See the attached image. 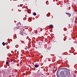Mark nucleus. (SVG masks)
Returning a JSON list of instances; mask_svg holds the SVG:
<instances>
[{
    "instance_id": "0eeeda50",
    "label": "nucleus",
    "mask_w": 77,
    "mask_h": 77,
    "mask_svg": "<svg viewBox=\"0 0 77 77\" xmlns=\"http://www.w3.org/2000/svg\"><path fill=\"white\" fill-rule=\"evenodd\" d=\"M12 61H13V59H11V62H12Z\"/></svg>"
},
{
    "instance_id": "20e7f679",
    "label": "nucleus",
    "mask_w": 77,
    "mask_h": 77,
    "mask_svg": "<svg viewBox=\"0 0 77 77\" xmlns=\"http://www.w3.org/2000/svg\"><path fill=\"white\" fill-rule=\"evenodd\" d=\"M50 27H53V26L52 25H51L49 26Z\"/></svg>"
},
{
    "instance_id": "423d86ee",
    "label": "nucleus",
    "mask_w": 77,
    "mask_h": 77,
    "mask_svg": "<svg viewBox=\"0 0 77 77\" xmlns=\"http://www.w3.org/2000/svg\"><path fill=\"white\" fill-rule=\"evenodd\" d=\"M2 45H3L4 46H5V42H3L2 43Z\"/></svg>"
},
{
    "instance_id": "f03ea898",
    "label": "nucleus",
    "mask_w": 77,
    "mask_h": 77,
    "mask_svg": "<svg viewBox=\"0 0 77 77\" xmlns=\"http://www.w3.org/2000/svg\"><path fill=\"white\" fill-rule=\"evenodd\" d=\"M66 14H67V15H68L69 17H71V15L69 13H66Z\"/></svg>"
},
{
    "instance_id": "6e6552de",
    "label": "nucleus",
    "mask_w": 77,
    "mask_h": 77,
    "mask_svg": "<svg viewBox=\"0 0 77 77\" xmlns=\"http://www.w3.org/2000/svg\"><path fill=\"white\" fill-rule=\"evenodd\" d=\"M8 61H7L6 62V64L8 65Z\"/></svg>"
},
{
    "instance_id": "f257e3e1",
    "label": "nucleus",
    "mask_w": 77,
    "mask_h": 77,
    "mask_svg": "<svg viewBox=\"0 0 77 77\" xmlns=\"http://www.w3.org/2000/svg\"><path fill=\"white\" fill-rule=\"evenodd\" d=\"M70 75V74L68 73L66 74V72H65V71H61L60 73V76L59 75V72H58V71H57V77H66L67 76V77H69Z\"/></svg>"
},
{
    "instance_id": "7ed1b4c3",
    "label": "nucleus",
    "mask_w": 77,
    "mask_h": 77,
    "mask_svg": "<svg viewBox=\"0 0 77 77\" xmlns=\"http://www.w3.org/2000/svg\"><path fill=\"white\" fill-rule=\"evenodd\" d=\"M39 66L37 65L36 64H35V68H38V67H39Z\"/></svg>"
},
{
    "instance_id": "39448f33",
    "label": "nucleus",
    "mask_w": 77,
    "mask_h": 77,
    "mask_svg": "<svg viewBox=\"0 0 77 77\" xmlns=\"http://www.w3.org/2000/svg\"><path fill=\"white\" fill-rule=\"evenodd\" d=\"M33 15H34V16H35L36 15V13H34L33 14Z\"/></svg>"
}]
</instances>
